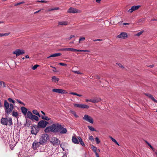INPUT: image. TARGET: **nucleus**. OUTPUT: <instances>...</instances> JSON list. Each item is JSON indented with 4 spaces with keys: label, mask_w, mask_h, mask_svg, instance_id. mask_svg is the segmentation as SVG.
<instances>
[{
    "label": "nucleus",
    "mask_w": 157,
    "mask_h": 157,
    "mask_svg": "<svg viewBox=\"0 0 157 157\" xmlns=\"http://www.w3.org/2000/svg\"><path fill=\"white\" fill-rule=\"evenodd\" d=\"M114 20L115 21H114L113 23L114 24H116L118 23V21H117V18H115L114 19Z\"/></svg>",
    "instance_id": "obj_42"
},
{
    "label": "nucleus",
    "mask_w": 157,
    "mask_h": 157,
    "mask_svg": "<svg viewBox=\"0 0 157 157\" xmlns=\"http://www.w3.org/2000/svg\"><path fill=\"white\" fill-rule=\"evenodd\" d=\"M16 101L20 104H22L23 105H24L25 104L22 101H21L20 100H18V99H17Z\"/></svg>",
    "instance_id": "obj_41"
},
{
    "label": "nucleus",
    "mask_w": 157,
    "mask_h": 157,
    "mask_svg": "<svg viewBox=\"0 0 157 157\" xmlns=\"http://www.w3.org/2000/svg\"><path fill=\"white\" fill-rule=\"evenodd\" d=\"M110 138L111 139V140L113 142H114L116 144H117V145L118 146L119 145V144L117 142V141H116V140L115 139H114L112 137H110Z\"/></svg>",
    "instance_id": "obj_31"
},
{
    "label": "nucleus",
    "mask_w": 157,
    "mask_h": 157,
    "mask_svg": "<svg viewBox=\"0 0 157 157\" xmlns=\"http://www.w3.org/2000/svg\"><path fill=\"white\" fill-rule=\"evenodd\" d=\"M83 119L88 122L91 123H93V118L90 116L87 115H85L84 117H83Z\"/></svg>",
    "instance_id": "obj_13"
},
{
    "label": "nucleus",
    "mask_w": 157,
    "mask_h": 157,
    "mask_svg": "<svg viewBox=\"0 0 157 157\" xmlns=\"http://www.w3.org/2000/svg\"><path fill=\"white\" fill-rule=\"evenodd\" d=\"M37 2H45V3H46V2H47V1H46L41 0V1H37Z\"/></svg>",
    "instance_id": "obj_48"
},
{
    "label": "nucleus",
    "mask_w": 157,
    "mask_h": 157,
    "mask_svg": "<svg viewBox=\"0 0 157 157\" xmlns=\"http://www.w3.org/2000/svg\"><path fill=\"white\" fill-rule=\"evenodd\" d=\"M21 109L22 113L25 115L27 113V109L24 107H21Z\"/></svg>",
    "instance_id": "obj_17"
},
{
    "label": "nucleus",
    "mask_w": 157,
    "mask_h": 157,
    "mask_svg": "<svg viewBox=\"0 0 157 157\" xmlns=\"http://www.w3.org/2000/svg\"><path fill=\"white\" fill-rule=\"evenodd\" d=\"M30 119L32 120H35L36 121H38L39 120V118L38 117L35 115H33L32 117H31V118Z\"/></svg>",
    "instance_id": "obj_24"
},
{
    "label": "nucleus",
    "mask_w": 157,
    "mask_h": 157,
    "mask_svg": "<svg viewBox=\"0 0 157 157\" xmlns=\"http://www.w3.org/2000/svg\"><path fill=\"white\" fill-rule=\"evenodd\" d=\"M149 98H150L154 102L157 103V101L154 98L153 96L151 94Z\"/></svg>",
    "instance_id": "obj_34"
},
{
    "label": "nucleus",
    "mask_w": 157,
    "mask_h": 157,
    "mask_svg": "<svg viewBox=\"0 0 157 157\" xmlns=\"http://www.w3.org/2000/svg\"><path fill=\"white\" fill-rule=\"evenodd\" d=\"M8 122L9 125H11L13 124L12 119L11 118H9L8 120L7 118L2 117L1 119V123L3 125H7L8 124Z\"/></svg>",
    "instance_id": "obj_3"
},
{
    "label": "nucleus",
    "mask_w": 157,
    "mask_h": 157,
    "mask_svg": "<svg viewBox=\"0 0 157 157\" xmlns=\"http://www.w3.org/2000/svg\"><path fill=\"white\" fill-rule=\"evenodd\" d=\"M25 53V52L24 50L20 49H16L13 52V54L16 55L17 57Z\"/></svg>",
    "instance_id": "obj_6"
},
{
    "label": "nucleus",
    "mask_w": 157,
    "mask_h": 157,
    "mask_svg": "<svg viewBox=\"0 0 157 157\" xmlns=\"http://www.w3.org/2000/svg\"><path fill=\"white\" fill-rule=\"evenodd\" d=\"M72 141L73 143L75 144H78L79 143L78 140L76 137L74 136L72 137Z\"/></svg>",
    "instance_id": "obj_19"
},
{
    "label": "nucleus",
    "mask_w": 157,
    "mask_h": 157,
    "mask_svg": "<svg viewBox=\"0 0 157 157\" xmlns=\"http://www.w3.org/2000/svg\"><path fill=\"white\" fill-rule=\"evenodd\" d=\"M41 112L43 114V116L45 115V113L43 111H41Z\"/></svg>",
    "instance_id": "obj_60"
},
{
    "label": "nucleus",
    "mask_w": 157,
    "mask_h": 157,
    "mask_svg": "<svg viewBox=\"0 0 157 157\" xmlns=\"http://www.w3.org/2000/svg\"><path fill=\"white\" fill-rule=\"evenodd\" d=\"M40 144H41V143L39 141V142H34L33 143L32 145L34 149H36L37 147H38Z\"/></svg>",
    "instance_id": "obj_16"
},
{
    "label": "nucleus",
    "mask_w": 157,
    "mask_h": 157,
    "mask_svg": "<svg viewBox=\"0 0 157 157\" xmlns=\"http://www.w3.org/2000/svg\"><path fill=\"white\" fill-rule=\"evenodd\" d=\"M88 128L91 131H94L95 130V129L92 126H88Z\"/></svg>",
    "instance_id": "obj_35"
},
{
    "label": "nucleus",
    "mask_w": 157,
    "mask_h": 157,
    "mask_svg": "<svg viewBox=\"0 0 157 157\" xmlns=\"http://www.w3.org/2000/svg\"><path fill=\"white\" fill-rule=\"evenodd\" d=\"M89 140H91V141H92L93 140L94 138H93V136H90L89 137Z\"/></svg>",
    "instance_id": "obj_47"
},
{
    "label": "nucleus",
    "mask_w": 157,
    "mask_h": 157,
    "mask_svg": "<svg viewBox=\"0 0 157 157\" xmlns=\"http://www.w3.org/2000/svg\"><path fill=\"white\" fill-rule=\"evenodd\" d=\"M85 40V38L84 37H80L79 40V42L81 41H83Z\"/></svg>",
    "instance_id": "obj_44"
},
{
    "label": "nucleus",
    "mask_w": 157,
    "mask_h": 157,
    "mask_svg": "<svg viewBox=\"0 0 157 157\" xmlns=\"http://www.w3.org/2000/svg\"><path fill=\"white\" fill-rule=\"evenodd\" d=\"M95 153V157H97L99 156L98 153L97 152Z\"/></svg>",
    "instance_id": "obj_55"
},
{
    "label": "nucleus",
    "mask_w": 157,
    "mask_h": 157,
    "mask_svg": "<svg viewBox=\"0 0 157 157\" xmlns=\"http://www.w3.org/2000/svg\"><path fill=\"white\" fill-rule=\"evenodd\" d=\"M127 37V34L124 32L121 33L117 36V37L123 39H125Z\"/></svg>",
    "instance_id": "obj_15"
},
{
    "label": "nucleus",
    "mask_w": 157,
    "mask_h": 157,
    "mask_svg": "<svg viewBox=\"0 0 157 157\" xmlns=\"http://www.w3.org/2000/svg\"><path fill=\"white\" fill-rule=\"evenodd\" d=\"M39 128L37 125H33L31 127V133L36 135L39 131Z\"/></svg>",
    "instance_id": "obj_7"
},
{
    "label": "nucleus",
    "mask_w": 157,
    "mask_h": 157,
    "mask_svg": "<svg viewBox=\"0 0 157 157\" xmlns=\"http://www.w3.org/2000/svg\"><path fill=\"white\" fill-rule=\"evenodd\" d=\"M73 105L75 107L81 108L82 109H88L89 106L87 105L82 104H73Z\"/></svg>",
    "instance_id": "obj_11"
},
{
    "label": "nucleus",
    "mask_w": 157,
    "mask_h": 157,
    "mask_svg": "<svg viewBox=\"0 0 157 157\" xmlns=\"http://www.w3.org/2000/svg\"><path fill=\"white\" fill-rule=\"evenodd\" d=\"M49 138V137L48 134H43L40 136L39 141L41 143V144H43L46 143Z\"/></svg>",
    "instance_id": "obj_4"
},
{
    "label": "nucleus",
    "mask_w": 157,
    "mask_h": 157,
    "mask_svg": "<svg viewBox=\"0 0 157 157\" xmlns=\"http://www.w3.org/2000/svg\"><path fill=\"white\" fill-rule=\"evenodd\" d=\"M95 140L96 141V142L97 144H98L100 142V141L98 138L97 137H96L95 138Z\"/></svg>",
    "instance_id": "obj_38"
},
{
    "label": "nucleus",
    "mask_w": 157,
    "mask_h": 157,
    "mask_svg": "<svg viewBox=\"0 0 157 157\" xmlns=\"http://www.w3.org/2000/svg\"><path fill=\"white\" fill-rule=\"evenodd\" d=\"M12 116L15 117H17L18 116V113L17 112L13 111L12 112Z\"/></svg>",
    "instance_id": "obj_36"
},
{
    "label": "nucleus",
    "mask_w": 157,
    "mask_h": 157,
    "mask_svg": "<svg viewBox=\"0 0 157 157\" xmlns=\"http://www.w3.org/2000/svg\"><path fill=\"white\" fill-rule=\"evenodd\" d=\"M75 37V36L74 35H71V36L70 37H69L68 39L69 40H71L72 38L73 37Z\"/></svg>",
    "instance_id": "obj_50"
},
{
    "label": "nucleus",
    "mask_w": 157,
    "mask_h": 157,
    "mask_svg": "<svg viewBox=\"0 0 157 157\" xmlns=\"http://www.w3.org/2000/svg\"><path fill=\"white\" fill-rule=\"evenodd\" d=\"M91 99L89 100V99H86V102H88V101H90L91 102Z\"/></svg>",
    "instance_id": "obj_62"
},
{
    "label": "nucleus",
    "mask_w": 157,
    "mask_h": 157,
    "mask_svg": "<svg viewBox=\"0 0 157 157\" xmlns=\"http://www.w3.org/2000/svg\"><path fill=\"white\" fill-rule=\"evenodd\" d=\"M33 113L35 114L36 115L39 117H40L41 116L39 114V113L38 112V111L36 110H34L32 111Z\"/></svg>",
    "instance_id": "obj_28"
},
{
    "label": "nucleus",
    "mask_w": 157,
    "mask_h": 157,
    "mask_svg": "<svg viewBox=\"0 0 157 157\" xmlns=\"http://www.w3.org/2000/svg\"><path fill=\"white\" fill-rule=\"evenodd\" d=\"M143 31H141L138 33H137L136 34V36H139L143 32Z\"/></svg>",
    "instance_id": "obj_39"
},
{
    "label": "nucleus",
    "mask_w": 157,
    "mask_h": 157,
    "mask_svg": "<svg viewBox=\"0 0 157 157\" xmlns=\"http://www.w3.org/2000/svg\"><path fill=\"white\" fill-rule=\"evenodd\" d=\"M48 124V122L45 121L41 120L38 122L37 126L39 127V128L40 127L44 128L46 127Z\"/></svg>",
    "instance_id": "obj_9"
},
{
    "label": "nucleus",
    "mask_w": 157,
    "mask_h": 157,
    "mask_svg": "<svg viewBox=\"0 0 157 157\" xmlns=\"http://www.w3.org/2000/svg\"><path fill=\"white\" fill-rule=\"evenodd\" d=\"M145 95L147 96L149 98L150 96L151 95V94H145Z\"/></svg>",
    "instance_id": "obj_54"
},
{
    "label": "nucleus",
    "mask_w": 157,
    "mask_h": 157,
    "mask_svg": "<svg viewBox=\"0 0 157 157\" xmlns=\"http://www.w3.org/2000/svg\"><path fill=\"white\" fill-rule=\"evenodd\" d=\"M91 147L92 149L94 151V153L97 152V151H96V150H97V148H96V147L93 145H92Z\"/></svg>",
    "instance_id": "obj_30"
},
{
    "label": "nucleus",
    "mask_w": 157,
    "mask_h": 157,
    "mask_svg": "<svg viewBox=\"0 0 157 157\" xmlns=\"http://www.w3.org/2000/svg\"><path fill=\"white\" fill-rule=\"evenodd\" d=\"M52 91L53 92L59 94H66L67 93L65 90L60 89H53Z\"/></svg>",
    "instance_id": "obj_10"
},
{
    "label": "nucleus",
    "mask_w": 157,
    "mask_h": 157,
    "mask_svg": "<svg viewBox=\"0 0 157 157\" xmlns=\"http://www.w3.org/2000/svg\"><path fill=\"white\" fill-rule=\"evenodd\" d=\"M40 117H41V118L45 120L46 121H49L51 119L50 118L48 117L47 116H46L45 115H41Z\"/></svg>",
    "instance_id": "obj_26"
},
{
    "label": "nucleus",
    "mask_w": 157,
    "mask_h": 157,
    "mask_svg": "<svg viewBox=\"0 0 157 157\" xmlns=\"http://www.w3.org/2000/svg\"><path fill=\"white\" fill-rule=\"evenodd\" d=\"M59 9V7H55L53 8L52 9H49L48 10V11L49 12L52 10H57Z\"/></svg>",
    "instance_id": "obj_32"
},
{
    "label": "nucleus",
    "mask_w": 157,
    "mask_h": 157,
    "mask_svg": "<svg viewBox=\"0 0 157 157\" xmlns=\"http://www.w3.org/2000/svg\"><path fill=\"white\" fill-rule=\"evenodd\" d=\"M68 24V22L67 21H62L59 22L58 23V25H66Z\"/></svg>",
    "instance_id": "obj_20"
},
{
    "label": "nucleus",
    "mask_w": 157,
    "mask_h": 157,
    "mask_svg": "<svg viewBox=\"0 0 157 157\" xmlns=\"http://www.w3.org/2000/svg\"><path fill=\"white\" fill-rule=\"evenodd\" d=\"M27 113V117L29 119H31L33 115L32 113L30 111H28Z\"/></svg>",
    "instance_id": "obj_25"
},
{
    "label": "nucleus",
    "mask_w": 157,
    "mask_h": 157,
    "mask_svg": "<svg viewBox=\"0 0 157 157\" xmlns=\"http://www.w3.org/2000/svg\"><path fill=\"white\" fill-rule=\"evenodd\" d=\"M54 70H53L52 71H53L57 72V71H56V68L55 67H54Z\"/></svg>",
    "instance_id": "obj_58"
},
{
    "label": "nucleus",
    "mask_w": 157,
    "mask_h": 157,
    "mask_svg": "<svg viewBox=\"0 0 157 157\" xmlns=\"http://www.w3.org/2000/svg\"><path fill=\"white\" fill-rule=\"evenodd\" d=\"M52 80L53 82H57L59 81V78H56L55 76H53L52 77Z\"/></svg>",
    "instance_id": "obj_22"
},
{
    "label": "nucleus",
    "mask_w": 157,
    "mask_h": 157,
    "mask_svg": "<svg viewBox=\"0 0 157 157\" xmlns=\"http://www.w3.org/2000/svg\"><path fill=\"white\" fill-rule=\"evenodd\" d=\"M61 55V53H54L53 54L47 57V58H49L50 57H56L60 56Z\"/></svg>",
    "instance_id": "obj_18"
},
{
    "label": "nucleus",
    "mask_w": 157,
    "mask_h": 157,
    "mask_svg": "<svg viewBox=\"0 0 157 157\" xmlns=\"http://www.w3.org/2000/svg\"><path fill=\"white\" fill-rule=\"evenodd\" d=\"M154 66V65L153 64V65H149V67L152 68V67H153Z\"/></svg>",
    "instance_id": "obj_61"
},
{
    "label": "nucleus",
    "mask_w": 157,
    "mask_h": 157,
    "mask_svg": "<svg viewBox=\"0 0 157 157\" xmlns=\"http://www.w3.org/2000/svg\"><path fill=\"white\" fill-rule=\"evenodd\" d=\"M62 51H71L72 52H89L90 51L88 50H77L75 49L71 48H63L61 49Z\"/></svg>",
    "instance_id": "obj_5"
},
{
    "label": "nucleus",
    "mask_w": 157,
    "mask_h": 157,
    "mask_svg": "<svg viewBox=\"0 0 157 157\" xmlns=\"http://www.w3.org/2000/svg\"><path fill=\"white\" fill-rule=\"evenodd\" d=\"M39 65L37 64H36L33 67L32 69L33 70H35L37 68L39 67Z\"/></svg>",
    "instance_id": "obj_37"
},
{
    "label": "nucleus",
    "mask_w": 157,
    "mask_h": 157,
    "mask_svg": "<svg viewBox=\"0 0 157 157\" xmlns=\"http://www.w3.org/2000/svg\"><path fill=\"white\" fill-rule=\"evenodd\" d=\"M145 95L147 96L149 98L150 96L151 95V94H145Z\"/></svg>",
    "instance_id": "obj_53"
},
{
    "label": "nucleus",
    "mask_w": 157,
    "mask_h": 157,
    "mask_svg": "<svg viewBox=\"0 0 157 157\" xmlns=\"http://www.w3.org/2000/svg\"><path fill=\"white\" fill-rule=\"evenodd\" d=\"M101 100L100 98L91 99V102L93 103H97L100 101Z\"/></svg>",
    "instance_id": "obj_21"
},
{
    "label": "nucleus",
    "mask_w": 157,
    "mask_h": 157,
    "mask_svg": "<svg viewBox=\"0 0 157 157\" xmlns=\"http://www.w3.org/2000/svg\"><path fill=\"white\" fill-rule=\"evenodd\" d=\"M117 64L120 67H121L122 68H124V67L122 65L121 63H117Z\"/></svg>",
    "instance_id": "obj_46"
},
{
    "label": "nucleus",
    "mask_w": 157,
    "mask_h": 157,
    "mask_svg": "<svg viewBox=\"0 0 157 157\" xmlns=\"http://www.w3.org/2000/svg\"><path fill=\"white\" fill-rule=\"evenodd\" d=\"M140 7V6H132L130 9L128 10V12L130 13H132L133 11L138 10Z\"/></svg>",
    "instance_id": "obj_14"
},
{
    "label": "nucleus",
    "mask_w": 157,
    "mask_h": 157,
    "mask_svg": "<svg viewBox=\"0 0 157 157\" xmlns=\"http://www.w3.org/2000/svg\"><path fill=\"white\" fill-rule=\"evenodd\" d=\"M70 94H73V95H76L77 96L78 94L76 93H74V92H71L70 93Z\"/></svg>",
    "instance_id": "obj_49"
},
{
    "label": "nucleus",
    "mask_w": 157,
    "mask_h": 157,
    "mask_svg": "<svg viewBox=\"0 0 157 157\" xmlns=\"http://www.w3.org/2000/svg\"><path fill=\"white\" fill-rule=\"evenodd\" d=\"M62 157H67V155L66 154H64Z\"/></svg>",
    "instance_id": "obj_64"
},
{
    "label": "nucleus",
    "mask_w": 157,
    "mask_h": 157,
    "mask_svg": "<svg viewBox=\"0 0 157 157\" xmlns=\"http://www.w3.org/2000/svg\"><path fill=\"white\" fill-rule=\"evenodd\" d=\"M78 139L79 140V142L80 144L82 146H83V147H84L85 146V144L84 143V142L82 140V138H81V137L80 136L79 137H78Z\"/></svg>",
    "instance_id": "obj_23"
},
{
    "label": "nucleus",
    "mask_w": 157,
    "mask_h": 157,
    "mask_svg": "<svg viewBox=\"0 0 157 157\" xmlns=\"http://www.w3.org/2000/svg\"><path fill=\"white\" fill-rule=\"evenodd\" d=\"M72 71L75 73L78 74H82L81 73L79 72V71Z\"/></svg>",
    "instance_id": "obj_45"
},
{
    "label": "nucleus",
    "mask_w": 157,
    "mask_h": 157,
    "mask_svg": "<svg viewBox=\"0 0 157 157\" xmlns=\"http://www.w3.org/2000/svg\"><path fill=\"white\" fill-rule=\"evenodd\" d=\"M44 131L46 133L51 132L55 133L59 132L60 134H63L67 133V130L61 124L57 123L53 124L51 126L47 127L45 129Z\"/></svg>",
    "instance_id": "obj_1"
},
{
    "label": "nucleus",
    "mask_w": 157,
    "mask_h": 157,
    "mask_svg": "<svg viewBox=\"0 0 157 157\" xmlns=\"http://www.w3.org/2000/svg\"><path fill=\"white\" fill-rule=\"evenodd\" d=\"M44 153H45V155L47 157L49 155V153H48L47 152H44Z\"/></svg>",
    "instance_id": "obj_56"
},
{
    "label": "nucleus",
    "mask_w": 157,
    "mask_h": 157,
    "mask_svg": "<svg viewBox=\"0 0 157 157\" xmlns=\"http://www.w3.org/2000/svg\"><path fill=\"white\" fill-rule=\"evenodd\" d=\"M71 112L74 116L76 118L78 117V116L76 114V113L75 111L71 110Z\"/></svg>",
    "instance_id": "obj_33"
},
{
    "label": "nucleus",
    "mask_w": 157,
    "mask_h": 157,
    "mask_svg": "<svg viewBox=\"0 0 157 157\" xmlns=\"http://www.w3.org/2000/svg\"><path fill=\"white\" fill-rule=\"evenodd\" d=\"M82 12L80 10L76 8L70 7L67 11V12L70 13H80Z\"/></svg>",
    "instance_id": "obj_8"
},
{
    "label": "nucleus",
    "mask_w": 157,
    "mask_h": 157,
    "mask_svg": "<svg viewBox=\"0 0 157 157\" xmlns=\"http://www.w3.org/2000/svg\"><path fill=\"white\" fill-rule=\"evenodd\" d=\"M10 34V33H0V37L3 36H6L9 35Z\"/></svg>",
    "instance_id": "obj_29"
},
{
    "label": "nucleus",
    "mask_w": 157,
    "mask_h": 157,
    "mask_svg": "<svg viewBox=\"0 0 157 157\" xmlns=\"http://www.w3.org/2000/svg\"><path fill=\"white\" fill-rule=\"evenodd\" d=\"M50 142L55 146L58 145L60 142V141L57 138L54 137L52 138Z\"/></svg>",
    "instance_id": "obj_12"
},
{
    "label": "nucleus",
    "mask_w": 157,
    "mask_h": 157,
    "mask_svg": "<svg viewBox=\"0 0 157 157\" xmlns=\"http://www.w3.org/2000/svg\"><path fill=\"white\" fill-rule=\"evenodd\" d=\"M145 95L147 96L149 98L150 96L151 95V94H145Z\"/></svg>",
    "instance_id": "obj_52"
},
{
    "label": "nucleus",
    "mask_w": 157,
    "mask_h": 157,
    "mask_svg": "<svg viewBox=\"0 0 157 157\" xmlns=\"http://www.w3.org/2000/svg\"><path fill=\"white\" fill-rule=\"evenodd\" d=\"M6 86L5 83L2 81H0V87H5Z\"/></svg>",
    "instance_id": "obj_27"
},
{
    "label": "nucleus",
    "mask_w": 157,
    "mask_h": 157,
    "mask_svg": "<svg viewBox=\"0 0 157 157\" xmlns=\"http://www.w3.org/2000/svg\"><path fill=\"white\" fill-rule=\"evenodd\" d=\"M25 57L26 58H29V57L28 55L26 56H25Z\"/></svg>",
    "instance_id": "obj_63"
},
{
    "label": "nucleus",
    "mask_w": 157,
    "mask_h": 157,
    "mask_svg": "<svg viewBox=\"0 0 157 157\" xmlns=\"http://www.w3.org/2000/svg\"><path fill=\"white\" fill-rule=\"evenodd\" d=\"M147 142V144L148 145V146L151 147V148L152 149L153 148V147L151 145L149 144L148 142Z\"/></svg>",
    "instance_id": "obj_51"
},
{
    "label": "nucleus",
    "mask_w": 157,
    "mask_h": 157,
    "mask_svg": "<svg viewBox=\"0 0 157 157\" xmlns=\"http://www.w3.org/2000/svg\"><path fill=\"white\" fill-rule=\"evenodd\" d=\"M59 64L60 65H61V66H67V65L65 63H59Z\"/></svg>",
    "instance_id": "obj_43"
},
{
    "label": "nucleus",
    "mask_w": 157,
    "mask_h": 157,
    "mask_svg": "<svg viewBox=\"0 0 157 157\" xmlns=\"http://www.w3.org/2000/svg\"><path fill=\"white\" fill-rule=\"evenodd\" d=\"M8 101L10 103H13L9 104L8 102L6 100L4 101V106L6 114L8 115L10 114L12 112L14 109V105L15 103V101L12 98H9L8 99Z\"/></svg>",
    "instance_id": "obj_2"
},
{
    "label": "nucleus",
    "mask_w": 157,
    "mask_h": 157,
    "mask_svg": "<svg viewBox=\"0 0 157 157\" xmlns=\"http://www.w3.org/2000/svg\"><path fill=\"white\" fill-rule=\"evenodd\" d=\"M60 147L62 148L63 150L64 151V148L63 147V146H62V144H60Z\"/></svg>",
    "instance_id": "obj_59"
},
{
    "label": "nucleus",
    "mask_w": 157,
    "mask_h": 157,
    "mask_svg": "<svg viewBox=\"0 0 157 157\" xmlns=\"http://www.w3.org/2000/svg\"><path fill=\"white\" fill-rule=\"evenodd\" d=\"M96 2L99 3H100V1H101V0H95Z\"/></svg>",
    "instance_id": "obj_57"
},
{
    "label": "nucleus",
    "mask_w": 157,
    "mask_h": 157,
    "mask_svg": "<svg viewBox=\"0 0 157 157\" xmlns=\"http://www.w3.org/2000/svg\"><path fill=\"white\" fill-rule=\"evenodd\" d=\"M24 3H25V2H24V1H23V2H19V3H16V4H15L14 6H16L20 5V4H23Z\"/></svg>",
    "instance_id": "obj_40"
}]
</instances>
